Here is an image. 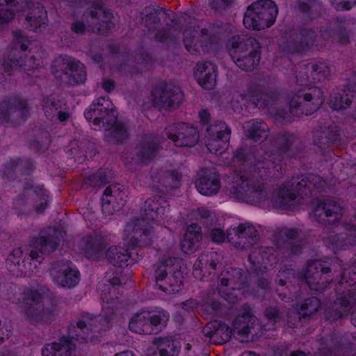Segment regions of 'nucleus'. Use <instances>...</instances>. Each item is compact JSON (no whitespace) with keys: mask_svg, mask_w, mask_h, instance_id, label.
Here are the masks:
<instances>
[{"mask_svg":"<svg viewBox=\"0 0 356 356\" xmlns=\"http://www.w3.org/2000/svg\"><path fill=\"white\" fill-rule=\"evenodd\" d=\"M84 115L93 129L106 130L109 142L118 143L127 138V129L124 124L116 121V111L108 99H96L85 111Z\"/></svg>","mask_w":356,"mask_h":356,"instance_id":"1","label":"nucleus"},{"mask_svg":"<svg viewBox=\"0 0 356 356\" xmlns=\"http://www.w3.org/2000/svg\"><path fill=\"white\" fill-rule=\"evenodd\" d=\"M109 242V236L106 234L95 232L84 237L80 246L89 257L99 259L105 256L114 266L122 267L129 265L131 253L128 250L113 245L104 252V250Z\"/></svg>","mask_w":356,"mask_h":356,"instance_id":"2","label":"nucleus"},{"mask_svg":"<svg viewBox=\"0 0 356 356\" xmlns=\"http://www.w3.org/2000/svg\"><path fill=\"white\" fill-rule=\"evenodd\" d=\"M164 209L158 207V202L149 199L145 202L141 219H133L126 225V238L124 243L130 242L134 247L145 241L153 229L154 221H158L159 214L163 213Z\"/></svg>","mask_w":356,"mask_h":356,"instance_id":"3","label":"nucleus"},{"mask_svg":"<svg viewBox=\"0 0 356 356\" xmlns=\"http://www.w3.org/2000/svg\"><path fill=\"white\" fill-rule=\"evenodd\" d=\"M225 187L230 197L239 202L261 206L265 204L268 197L263 187L252 186L251 181L241 173L228 177Z\"/></svg>","mask_w":356,"mask_h":356,"instance_id":"4","label":"nucleus"},{"mask_svg":"<svg viewBox=\"0 0 356 356\" xmlns=\"http://www.w3.org/2000/svg\"><path fill=\"white\" fill-rule=\"evenodd\" d=\"M261 45L254 38H233L229 47V54L236 65L243 70H252L259 63Z\"/></svg>","mask_w":356,"mask_h":356,"instance_id":"5","label":"nucleus"},{"mask_svg":"<svg viewBox=\"0 0 356 356\" xmlns=\"http://www.w3.org/2000/svg\"><path fill=\"white\" fill-rule=\"evenodd\" d=\"M47 290L44 287L29 289L20 295L17 304L21 313L32 324L50 320V312L43 307V300Z\"/></svg>","mask_w":356,"mask_h":356,"instance_id":"6","label":"nucleus"},{"mask_svg":"<svg viewBox=\"0 0 356 356\" xmlns=\"http://www.w3.org/2000/svg\"><path fill=\"white\" fill-rule=\"evenodd\" d=\"M278 10L273 1L260 0L250 5L243 18L249 29L260 30L270 26L275 21Z\"/></svg>","mask_w":356,"mask_h":356,"instance_id":"7","label":"nucleus"},{"mask_svg":"<svg viewBox=\"0 0 356 356\" xmlns=\"http://www.w3.org/2000/svg\"><path fill=\"white\" fill-rule=\"evenodd\" d=\"M299 178H293L280 186L275 200L272 202V206L281 210H291L293 207V203L296 200L295 190L300 187H309L313 185L316 188L322 186V179L316 175H312L309 178L305 179L302 178L300 181H298Z\"/></svg>","mask_w":356,"mask_h":356,"instance_id":"8","label":"nucleus"},{"mask_svg":"<svg viewBox=\"0 0 356 356\" xmlns=\"http://www.w3.org/2000/svg\"><path fill=\"white\" fill-rule=\"evenodd\" d=\"M181 261L178 258L169 259L161 263L156 271V285L167 293H177L181 289L182 275L180 272Z\"/></svg>","mask_w":356,"mask_h":356,"instance_id":"9","label":"nucleus"},{"mask_svg":"<svg viewBox=\"0 0 356 356\" xmlns=\"http://www.w3.org/2000/svg\"><path fill=\"white\" fill-rule=\"evenodd\" d=\"M323 102V92L320 88L305 86L291 97L289 102L290 113L296 116L300 114L310 115L318 110Z\"/></svg>","mask_w":356,"mask_h":356,"instance_id":"10","label":"nucleus"},{"mask_svg":"<svg viewBox=\"0 0 356 356\" xmlns=\"http://www.w3.org/2000/svg\"><path fill=\"white\" fill-rule=\"evenodd\" d=\"M16 45L19 47L22 51L29 48V55L26 54L24 56L20 55L19 58L15 57L11 58V67H8L5 65L2 67V71L5 73L11 74L15 72L17 67L23 69L24 71H29L38 68L43 64L42 59L45 53L40 47L35 46L34 44L24 38L18 39Z\"/></svg>","mask_w":356,"mask_h":356,"instance_id":"11","label":"nucleus"},{"mask_svg":"<svg viewBox=\"0 0 356 356\" xmlns=\"http://www.w3.org/2000/svg\"><path fill=\"white\" fill-rule=\"evenodd\" d=\"M165 134L177 146L193 147L199 140L197 129L183 122L169 125Z\"/></svg>","mask_w":356,"mask_h":356,"instance_id":"12","label":"nucleus"},{"mask_svg":"<svg viewBox=\"0 0 356 356\" xmlns=\"http://www.w3.org/2000/svg\"><path fill=\"white\" fill-rule=\"evenodd\" d=\"M54 67H59L61 71L54 70L53 72L56 76L67 81L71 84L82 83L86 79L84 66L79 61H66L60 58L55 61Z\"/></svg>","mask_w":356,"mask_h":356,"instance_id":"13","label":"nucleus"},{"mask_svg":"<svg viewBox=\"0 0 356 356\" xmlns=\"http://www.w3.org/2000/svg\"><path fill=\"white\" fill-rule=\"evenodd\" d=\"M209 136L207 139V147L213 153H223L228 147L230 130L225 123L219 122L208 129Z\"/></svg>","mask_w":356,"mask_h":356,"instance_id":"14","label":"nucleus"},{"mask_svg":"<svg viewBox=\"0 0 356 356\" xmlns=\"http://www.w3.org/2000/svg\"><path fill=\"white\" fill-rule=\"evenodd\" d=\"M184 44L191 52L207 51L216 42L217 38L205 31L186 30L184 32Z\"/></svg>","mask_w":356,"mask_h":356,"instance_id":"15","label":"nucleus"},{"mask_svg":"<svg viewBox=\"0 0 356 356\" xmlns=\"http://www.w3.org/2000/svg\"><path fill=\"white\" fill-rule=\"evenodd\" d=\"M257 230L248 223L227 229V240L236 247L247 248L257 241Z\"/></svg>","mask_w":356,"mask_h":356,"instance_id":"16","label":"nucleus"},{"mask_svg":"<svg viewBox=\"0 0 356 356\" xmlns=\"http://www.w3.org/2000/svg\"><path fill=\"white\" fill-rule=\"evenodd\" d=\"M329 268L320 261H314L308 264L307 272L304 275L309 286L314 291H321L325 287L329 281Z\"/></svg>","mask_w":356,"mask_h":356,"instance_id":"17","label":"nucleus"},{"mask_svg":"<svg viewBox=\"0 0 356 356\" xmlns=\"http://www.w3.org/2000/svg\"><path fill=\"white\" fill-rule=\"evenodd\" d=\"M51 275L54 282L63 287H74L79 280L78 270L67 262L56 264L51 270Z\"/></svg>","mask_w":356,"mask_h":356,"instance_id":"18","label":"nucleus"},{"mask_svg":"<svg viewBox=\"0 0 356 356\" xmlns=\"http://www.w3.org/2000/svg\"><path fill=\"white\" fill-rule=\"evenodd\" d=\"M22 251L19 249L15 250L7 259V264L9 265L10 270L17 275L29 276L37 267L38 256L33 250L31 251V261H22L20 264V256Z\"/></svg>","mask_w":356,"mask_h":356,"instance_id":"19","label":"nucleus"},{"mask_svg":"<svg viewBox=\"0 0 356 356\" xmlns=\"http://www.w3.org/2000/svg\"><path fill=\"white\" fill-rule=\"evenodd\" d=\"M152 102L158 106H170L172 104L179 102L183 94L179 88L172 85H164L156 87L152 92Z\"/></svg>","mask_w":356,"mask_h":356,"instance_id":"20","label":"nucleus"},{"mask_svg":"<svg viewBox=\"0 0 356 356\" xmlns=\"http://www.w3.org/2000/svg\"><path fill=\"white\" fill-rule=\"evenodd\" d=\"M154 344L156 350L149 348L147 356H178L181 347V341L170 335L154 339Z\"/></svg>","mask_w":356,"mask_h":356,"instance_id":"21","label":"nucleus"},{"mask_svg":"<svg viewBox=\"0 0 356 356\" xmlns=\"http://www.w3.org/2000/svg\"><path fill=\"white\" fill-rule=\"evenodd\" d=\"M149 318L150 324L154 327H163L166 325L169 320V314L163 309H158L154 312H149L143 311L136 314L131 320L129 327L132 332H137L136 327L143 325Z\"/></svg>","mask_w":356,"mask_h":356,"instance_id":"22","label":"nucleus"},{"mask_svg":"<svg viewBox=\"0 0 356 356\" xmlns=\"http://www.w3.org/2000/svg\"><path fill=\"white\" fill-rule=\"evenodd\" d=\"M195 186L202 195L209 196L216 194L220 188L219 176L212 171L201 170L196 179Z\"/></svg>","mask_w":356,"mask_h":356,"instance_id":"23","label":"nucleus"},{"mask_svg":"<svg viewBox=\"0 0 356 356\" xmlns=\"http://www.w3.org/2000/svg\"><path fill=\"white\" fill-rule=\"evenodd\" d=\"M217 68L209 62L200 63L197 65L194 76L197 83L204 89H212L216 81Z\"/></svg>","mask_w":356,"mask_h":356,"instance_id":"24","label":"nucleus"},{"mask_svg":"<svg viewBox=\"0 0 356 356\" xmlns=\"http://www.w3.org/2000/svg\"><path fill=\"white\" fill-rule=\"evenodd\" d=\"M76 346L68 336L63 335L58 342L47 344L42 349V356H72Z\"/></svg>","mask_w":356,"mask_h":356,"instance_id":"25","label":"nucleus"},{"mask_svg":"<svg viewBox=\"0 0 356 356\" xmlns=\"http://www.w3.org/2000/svg\"><path fill=\"white\" fill-rule=\"evenodd\" d=\"M124 193H123L119 186L113 185L107 187L102 197V211L106 215H111L113 211L118 210L114 205L115 202L120 206L123 204Z\"/></svg>","mask_w":356,"mask_h":356,"instance_id":"26","label":"nucleus"},{"mask_svg":"<svg viewBox=\"0 0 356 356\" xmlns=\"http://www.w3.org/2000/svg\"><path fill=\"white\" fill-rule=\"evenodd\" d=\"M22 102L17 98H7L0 102V123L8 124L21 115Z\"/></svg>","mask_w":356,"mask_h":356,"instance_id":"27","label":"nucleus"},{"mask_svg":"<svg viewBox=\"0 0 356 356\" xmlns=\"http://www.w3.org/2000/svg\"><path fill=\"white\" fill-rule=\"evenodd\" d=\"M200 228L196 224L190 225L181 242V248L184 252L190 254L195 252L201 239Z\"/></svg>","mask_w":356,"mask_h":356,"instance_id":"28","label":"nucleus"},{"mask_svg":"<svg viewBox=\"0 0 356 356\" xmlns=\"http://www.w3.org/2000/svg\"><path fill=\"white\" fill-rule=\"evenodd\" d=\"M46 20L47 12L43 7L39 5L32 8L26 13V26L33 30H37V29L45 25Z\"/></svg>","mask_w":356,"mask_h":356,"instance_id":"29","label":"nucleus"},{"mask_svg":"<svg viewBox=\"0 0 356 356\" xmlns=\"http://www.w3.org/2000/svg\"><path fill=\"white\" fill-rule=\"evenodd\" d=\"M58 245V237L56 231L49 228L48 234L46 236L42 234L40 238L35 240L33 243L34 248L38 250L40 252H50L53 251Z\"/></svg>","mask_w":356,"mask_h":356,"instance_id":"30","label":"nucleus"},{"mask_svg":"<svg viewBox=\"0 0 356 356\" xmlns=\"http://www.w3.org/2000/svg\"><path fill=\"white\" fill-rule=\"evenodd\" d=\"M343 208L341 205L332 201L321 202L316 207L314 214L316 217L321 218L325 217L338 218L342 212Z\"/></svg>","mask_w":356,"mask_h":356,"instance_id":"31","label":"nucleus"},{"mask_svg":"<svg viewBox=\"0 0 356 356\" xmlns=\"http://www.w3.org/2000/svg\"><path fill=\"white\" fill-rule=\"evenodd\" d=\"M356 302V298L351 290H348L346 293L339 298L334 305L336 314L333 319H337L347 315Z\"/></svg>","mask_w":356,"mask_h":356,"instance_id":"32","label":"nucleus"},{"mask_svg":"<svg viewBox=\"0 0 356 356\" xmlns=\"http://www.w3.org/2000/svg\"><path fill=\"white\" fill-rule=\"evenodd\" d=\"M242 330H241V325H236L234 326V330H231L229 327L224 323H222L220 321H213L207 324L204 332L205 334H224L228 332H238V334H248V332H250L248 327H243Z\"/></svg>","mask_w":356,"mask_h":356,"instance_id":"33","label":"nucleus"},{"mask_svg":"<svg viewBox=\"0 0 356 356\" xmlns=\"http://www.w3.org/2000/svg\"><path fill=\"white\" fill-rule=\"evenodd\" d=\"M159 147L152 142H145L137 147L135 162L143 163L150 159L158 150Z\"/></svg>","mask_w":356,"mask_h":356,"instance_id":"34","label":"nucleus"},{"mask_svg":"<svg viewBox=\"0 0 356 356\" xmlns=\"http://www.w3.org/2000/svg\"><path fill=\"white\" fill-rule=\"evenodd\" d=\"M246 136L257 141L265 136L266 126L262 122H248L243 125Z\"/></svg>","mask_w":356,"mask_h":356,"instance_id":"35","label":"nucleus"},{"mask_svg":"<svg viewBox=\"0 0 356 356\" xmlns=\"http://www.w3.org/2000/svg\"><path fill=\"white\" fill-rule=\"evenodd\" d=\"M307 72L309 74L311 79L316 82L327 79L330 75L329 67L323 63L308 65Z\"/></svg>","mask_w":356,"mask_h":356,"instance_id":"36","label":"nucleus"},{"mask_svg":"<svg viewBox=\"0 0 356 356\" xmlns=\"http://www.w3.org/2000/svg\"><path fill=\"white\" fill-rule=\"evenodd\" d=\"M158 181L165 187L176 188L180 186V175L177 172H166L159 174Z\"/></svg>","mask_w":356,"mask_h":356,"instance_id":"37","label":"nucleus"},{"mask_svg":"<svg viewBox=\"0 0 356 356\" xmlns=\"http://www.w3.org/2000/svg\"><path fill=\"white\" fill-rule=\"evenodd\" d=\"M232 335H198L197 341L201 346L205 347L209 344L222 345L232 339Z\"/></svg>","mask_w":356,"mask_h":356,"instance_id":"38","label":"nucleus"},{"mask_svg":"<svg viewBox=\"0 0 356 356\" xmlns=\"http://www.w3.org/2000/svg\"><path fill=\"white\" fill-rule=\"evenodd\" d=\"M105 322L101 316H86L82 320L79 321L76 323V326L81 330L86 328L87 330L92 332L95 331L94 328L102 326V323Z\"/></svg>","mask_w":356,"mask_h":356,"instance_id":"39","label":"nucleus"},{"mask_svg":"<svg viewBox=\"0 0 356 356\" xmlns=\"http://www.w3.org/2000/svg\"><path fill=\"white\" fill-rule=\"evenodd\" d=\"M321 306V302L318 298H311L305 300V302L301 305L298 314L302 316H310L316 312Z\"/></svg>","mask_w":356,"mask_h":356,"instance_id":"40","label":"nucleus"},{"mask_svg":"<svg viewBox=\"0 0 356 356\" xmlns=\"http://www.w3.org/2000/svg\"><path fill=\"white\" fill-rule=\"evenodd\" d=\"M350 104V99L346 95L342 97L340 95L331 97L330 104L331 107L335 110L342 109L349 106Z\"/></svg>","mask_w":356,"mask_h":356,"instance_id":"41","label":"nucleus"},{"mask_svg":"<svg viewBox=\"0 0 356 356\" xmlns=\"http://www.w3.org/2000/svg\"><path fill=\"white\" fill-rule=\"evenodd\" d=\"M207 236L216 243H221L227 238V234H225L220 228H212L207 234Z\"/></svg>","mask_w":356,"mask_h":356,"instance_id":"42","label":"nucleus"},{"mask_svg":"<svg viewBox=\"0 0 356 356\" xmlns=\"http://www.w3.org/2000/svg\"><path fill=\"white\" fill-rule=\"evenodd\" d=\"M14 17L12 11L6 8L0 9V25L6 24L11 21Z\"/></svg>","mask_w":356,"mask_h":356,"instance_id":"43","label":"nucleus"},{"mask_svg":"<svg viewBox=\"0 0 356 356\" xmlns=\"http://www.w3.org/2000/svg\"><path fill=\"white\" fill-rule=\"evenodd\" d=\"M13 329V323L10 319L0 320V334L11 332Z\"/></svg>","mask_w":356,"mask_h":356,"instance_id":"44","label":"nucleus"},{"mask_svg":"<svg viewBox=\"0 0 356 356\" xmlns=\"http://www.w3.org/2000/svg\"><path fill=\"white\" fill-rule=\"evenodd\" d=\"M234 339L242 343H248L254 340V335H234Z\"/></svg>","mask_w":356,"mask_h":356,"instance_id":"45","label":"nucleus"},{"mask_svg":"<svg viewBox=\"0 0 356 356\" xmlns=\"http://www.w3.org/2000/svg\"><path fill=\"white\" fill-rule=\"evenodd\" d=\"M105 13L104 11L102 9V8H98L96 11H95V13H94L93 12H91L90 13V19L92 20V24H96L97 22V15L98 17L100 16V15H104Z\"/></svg>","mask_w":356,"mask_h":356,"instance_id":"46","label":"nucleus"},{"mask_svg":"<svg viewBox=\"0 0 356 356\" xmlns=\"http://www.w3.org/2000/svg\"><path fill=\"white\" fill-rule=\"evenodd\" d=\"M102 86H103V88L106 92H110L112 90H113L115 86H114V83L113 81H111L110 79H105L102 83Z\"/></svg>","mask_w":356,"mask_h":356,"instance_id":"47","label":"nucleus"},{"mask_svg":"<svg viewBox=\"0 0 356 356\" xmlns=\"http://www.w3.org/2000/svg\"><path fill=\"white\" fill-rule=\"evenodd\" d=\"M221 296L228 302H234L237 300L238 293L234 294V293L232 292L230 294H225L224 292L222 291Z\"/></svg>","mask_w":356,"mask_h":356,"instance_id":"48","label":"nucleus"},{"mask_svg":"<svg viewBox=\"0 0 356 356\" xmlns=\"http://www.w3.org/2000/svg\"><path fill=\"white\" fill-rule=\"evenodd\" d=\"M266 315L270 319H275L278 316L277 310L275 308L268 309L266 312Z\"/></svg>","mask_w":356,"mask_h":356,"instance_id":"49","label":"nucleus"},{"mask_svg":"<svg viewBox=\"0 0 356 356\" xmlns=\"http://www.w3.org/2000/svg\"><path fill=\"white\" fill-rule=\"evenodd\" d=\"M199 118L201 122L206 123L210 118V114L207 111L202 110L199 113Z\"/></svg>","mask_w":356,"mask_h":356,"instance_id":"50","label":"nucleus"},{"mask_svg":"<svg viewBox=\"0 0 356 356\" xmlns=\"http://www.w3.org/2000/svg\"><path fill=\"white\" fill-rule=\"evenodd\" d=\"M207 257H208V255H202L199 258L194 264L195 269L200 268L204 265V262L207 261Z\"/></svg>","mask_w":356,"mask_h":356,"instance_id":"51","label":"nucleus"},{"mask_svg":"<svg viewBox=\"0 0 356 356\" xmlns=\"http://www.w3.org/2000/svg\"><path fill=\"white\" fill-rule=\"evenodd\" d=\"M85 29V25L79 22L74 23L73 25V29L76 33H82Z\"/></svg>","mask_w":356,"mask_h":356,"instance_id":"52","label":"nucleus"},{"mask_svg":"<svg viewBox=\"0 0 356 356\" xmlns=\"http://www.w3.org/2000/svg\"><path fill=\"white\" fill-rule=\"evenodd\" d=\"M41 196L42 197V200L40 203V207L38 208L39 212H42L44 210L47 202V197L43 192H42Z\"/></svg>","mask_w":356,"mask_h":356,"instance_id":"53","label":"nucleus"},{"mask_svg":"<svg viewBox=\"0 0 356 356\" xmlns=\"http://www.w3.org/2000/svg\"><path fill=\"white\" fill-rule=\"evenodd\" d=\"M291 274V271H289V272H280L278 275V277H280L279 279V284L280 285H284L285 283L283 282L282 280V277H285L286 275H289Z\"/></svg>","mask_w":356,"mask_h":356,"instance_id":"54","label":"nucleus"},{"mask_svg":"<svg viewBox=\"0 0 356 356\" xmlns=\"http://www.w3.org/2000/svg\"><path fill=\"white\" fill-rule=\"evenodd\" d=\"M58 116L59 120L61 122H65L69 118V114L67 113L62 112V111L58 113Z\"/></svg>","mask_w":356,"mask_h":356,"instance_id":"55","label":"nucleus"},{"mask_svg":"<svg viewBox=\"0 0 356 356\" xmlns=\"http://www.w3.org/2000/svg\"><path fill=\"white\" fill-rule=\"evenodd\" d=\"M114 356H135L134 354L131 351H123L119 353H116Z\"/></svg>","mask_w":356,"mask_h":356,"instance_id":"56","label":"nucleus"},{"mask_svg":"<svg viewBox=\"0 0 356 356\" xmlns=\"http://www.w3.org/2000/svg\"><path fill=\"white\" fill-rule=\"evenodd\" d=\"M351 321L353 325L356 327V307L351 314Z\"/></svg>","mask_w":356,"mask_h":356,"instance_id":"57","label":"nucleus"},{"mask_svg":"<svg viewBox=\"0 0 356 356\" xmlns=\"http://www.w3.org/2000/svg\"><path fill=\"white\" fill-rule=\"evenodd\" d=\"M291 356H306L305 353L300 350L293 351L291 353Z\"/></svg>","mask_w":356,"mask_h":356,"instance_id":"58","label":"nucleus"},{"mask_svg":"<svg viewBox=\"0 0 356 356\" xmlns=\"http://www.w3.org/2000/svg\"><path fill=\"white\" fill-rule=\"evenodd\" d=\"M229 282V279L223 277L221 280V284L223 286H228Z\"/></svg>","mask_w":356,"mask_h":356,"instance_id":"59","label":"nucleus"},{"mask_svg":"<svg viewBox=\"0 0 356 356\" xmlns=\"http://www.w3.org/2000/svg\"><path fill=\"white\" fill-rule=\"evenodd\" d=\"M241 318L243 319L244 321H247L248 320V321H251L253 320L254 318L252 316L249 315V314H246L245 316H243L241 317Z\"/></svg>","mask_w":356,"mask_h":356,"instance_id":"60","label":"nucleus"},{"mask_svg":"<svg viewBox=\"0 0 356 356\" xmlns=\"http://www.w3.org/2000/svg\"><path fill=\"white\" fill-rule=\"evenodd\" d=\"M259 285L261 288H264V287H266L268 285V282L266 280L260 281Z\"/></svg>","mask_w":356,"mask_h":356,"instance_id":"61","label":"nucleus"},{"mask_svg":"<svg viewBox=\"0 0 356 356\" xmlns=\"http://www.w3.org/2000/svg\"><path fill=\"white\" fill-rule=\"evenodd\" d=\"M15 0H0V4L6 3V4L12 3Z\"/></svg>","mask_w":356,"mask_h":356,"instance_id":"62","label":"nucleus"},{"mask_svg":"<svg viewBox=\"0 0 356 356\" xmlns=\"http://www.w3.org/2000/svg\"><path fill=\"white\" fill-rule=\"evenodd\" d=\"M304 78L303 77H301V76H299L298 79V82H300V83L301 85H304L303 82H304Z\"/></svg>","mask_w":356,"mask_h":356,"instance_id":"63","label":"nucleus"},{"mask_svg":"<svg viewBox=\"0 0 356 356\" xmlns=\"http://www.w3.org/2000/svg\"><path fill=\"white\" fill-rule=\"evenodd\" d=\"M202 211L204 212V216H203L204 217H206V216H208V214H209L208 211H207V210H202Z\"/></svg>","mask_w":356,"mask_h":356,"instance_id":"64","label":"nucleus"}]
</instances>
